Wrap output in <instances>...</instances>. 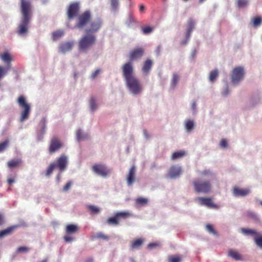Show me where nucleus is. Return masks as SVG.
<instances>
[{
	"label": "nucleus",
	"instance_id": "49530a36",
	"mask_svg": "<svg viewBox=\"0 0 262 262\" xmlns=\"http://www.w3.org/2000/svg\"><path fill=\"white\" fill-rule=\"evenodd\" d=\"M9 141L6 140L2 143H0V152L4 151L8 146Z\"/></svg>",
	"mask_w": 262,
	"mask_h": 262
},
{
	"label": "nucleus",
	"instance_id": "b1692460",
	"mask_svg": "<svg viewBox=\"0 0 262 262\" xmlns=\"http://www.w3.org/2000/svg\"><path fill=\"white\" fill-rule=\"evenodd\" d=\"M144 240L142 238H137L130 243L132 250L140 248L143 244Z\"/></svg>",
	"mask_w": 262,
	"mask_h": 262
},
{
	"label": "nucleus",
	"instance_id": "09e8293b",
	"mask_svg": "<svg viewBox=\"0 0 262 262\" xmlns=\"http://www.w3.org/2000/svg\"><path fill=\"white\" fill-rule=\"evenodd\" d=\"M255 242L258 247L262 248V236L255 238Z\"/></svg>",
	"mask_w": 262,
	"mask_h": 262
},
{
	"label": "nucleus",
	"instance_id": "de8ad7c7",
	"mask_svg": "<svg viewBox=\"0 0 262 262\" xmlns=\"http://www.w3.org/2000/svg\"><path fill=\"white\" fill-rule=\"evenodd\" d=\"M29 248L27 247H19L17 249V252L19 253L27 252L29 251Z\"/></svg>",
	"mask_w": 262,
	"mask_h": 262
},
{
	"label": "nucleus",
	"instance_id": "72a5a7b5",
	"mask_svg": "<svg viewBox=\"0 0 262 262\" xmlns=\"http://www.w3.org/2000/svg\"><path fill=\"white\" fill-rule=\"evenodd\" d=\"M235 4L239 8H245L249 5V0H236Z\"/></svg>",
	"mask_w": 262,
	"mask_h": 262
},
{
	"label": "nucleus",
	"instance_id": "f3484780",
	"mask_svg": "<svg viewBox=\"0 0 262 262\" xmlns=\"http://www.w3.org/2000/svg\"><path fill=\"white\" fill-rule=\"evenodd\" d=\"M144 50L142 48H138L132 51L130 54V61L141 58L144 54Z\"/></svg>",
	"mask_w": 262,
	"mask_h": 262
},
{
	"label": "nucleus",
	"instance_id": "c756f323",
	"mask_svg": "<svg viewBox=\"0 0 262 262\" xmlns=\"http://www.w3.org/2000/svg\"><path fill=\"white\" fill-rule=\"evenodd\" d=\"M64 34L62 30H57L52 33V37L53 40L56 41L61 38Z\"/></svg>",
	"mask_w": 262,
	"mask_h": 262
},
{
	"label": "nucleus",
	"instance_id": "aec40b11",
	"mask_svg": "<svg viewBox=\"0 0 262 262\" xmlns=\"http://www.w3.org/2000/svg\"><path fill=\"white\" fill-rule=\"evenodd\" d=\"M194 20L190 18L188 19L187 25L186 38L188 39L190 36L191 33L193 30L195 26Z\"/></svg>",
	"mask_w": 262,
	"mask_h": 262
},
{
	"label": "nucleus",
	"instance_id": "0e129e2a",
	"mask_svg": "<svg viewBox=\"0 0 262 262\" xmlns=\"http://www.w3.org/2000/svg\"><path fill=\"white\" fill-rule=\"evenodd\" d=\"M191 108L193 110H195V109H196V102H193L192 103Z\"/></svg>",
	"mask_w": 262,
	"mask_h": 262
},
{
	"label": "nucleus",
	"instance_id": "7ed1b4c3",
	"mask_svg": "<svg viewBox=\"0 0 262 262\" xmlns=\"http://www.w3.org/2000/svg\"><path fill=\"white\" fill-rule=\"evenodd\" d=\"M67 164V157L64 155H61L55 162L50 163L46 170V175L47 176H50L56 168H58L60 172H62L66 169Z\"/></svg>",
	"mask_w": 262,
	"mask_h": 262
},
{
	"label": "nucleus",
	"instance_id": "f8f14e48",
	"mask_svg": "<svg viewBox=\"0 0 262 262\" xmlns=\"http://www.w3.org/2000/svg\"><path fill=\"white\" fill-rule=\"evenodd\" d=\"M79 11V5L78 3L71 4L67 10V14L69 19H72L76 17Z\"/></svg>",
	"mask_w": 262,
	"mask_h": 262
},
{
	"label": "nucleus",
	"instance_id": "f257e3e1",
	"mask_svg": "<svg viewBox=\"0 0 262 262\" xmlns=\"http://www.w3.org/2000/svg\"><path fill=\"white\" fill-rule=\"evenodd\" d=\"M122 70L126 85L130 91L135 95L140 94L143 90L142 85L134 75L132 62L124 63L122 67Z\"/></svg>",
	"mask_w": 262,
	"mask_h": 262
},
{
	"label": "nucleus",
	"instance_id": "338daca9",
	"mask_svg": "<svg viewBox=\"0 0 262 262\" xmlns=\"http://www.w3.org/2000/svg\"><path fill=\"white\" fill-rule=\"evenodd\" d=\"M144 135H145V136H146V137L147 138H149V136L147 135V132H146V130H145V131L144 132Z\"/></svg>",
	"mask_w": 262,
	"mask_h": 262
},
{
	"label": "nucleus",
	"instance_id": "79ce46f5",
	"mask_svg": "<svg viewBox=\"0 0 262 262\" xmlns=\"http://www.w3.org/2000/svg\"><path fill=\"white\" fill-rule=\"evenodd\" d=\"M90 106L92 111H94L97 108V104L93 97H92L90 100Z\"/></svg>",
	"mask_w": 262,
	"mask_h": 262
},
{
	"label": "nucleus",
	"instance_id": "3c124183",
	"mask_svg": "<svg viewBox=\"0 0 262 262\" xmlns=\"http://www.w3.org/2000/svg\"><path fill=\"white\" fill-rule=\"evenodd\" d=\"M199 173L204 176H208L212 174L210 170H205L202 171H200Z\"/></svg>",
	"mask_w": 262,
	"mask_h": 262
},
{
	"label": "nucleus",
	"instance_id": "e433bc0d",
	"mask_svg": "<svg viewBox=\"0 0 262 262\" xmlns=\"http://www.w3.org/2000/svg\"><path fill=\"white\" fill-rule=\"evenodd\" d=\"M241 231L243 233L247 235H257L258 234L255 230L246 229V228H242Z\"/></svg>",
	"mask_w": 262,
	"mask_h": 262
},
{
	"label": "nucleus",
	"instance_id": "4468645a",
	"mask_svg": "<svg viewBox=\"0 0 262 262\" xmlns=\"http://www.w3.org/2000/svg\"><path fill=\"white\" fill-rule=\"evenodd\" d=\"M136 171V167L135 166L133 165L130 168L126 178V182L128 186H131L135 182Z\"/></svg>",
	"mask_w": 262,
	"mask_h": 262
},
{
	"label": "nucleus",
	"instance_id": "ddd939ff",
	"mask_svg": "<svg viewBox=\"0 0 262 262\" xmlns=\"http://www.w3.org/2000/svg\"><path fill=\"white\" fill-rule=\"evenodd\" d=\"M200 204L201 205L206 206L209 208L218 209L219 206L214 204L211 198L200 197L198 198Z\"/></svg>",
	"mask_w": 262,
	"mask_h": 262
},
{
	"label": "nucleus",
	"instance_id": "a19ab883",
	"mask_svg": "<svg viewBox=\"0 0 262 262\" xmlns=\"http://www.w3.org/2000/svg\"><path fill=\"white\" fill-rule=\"evenodd\" d=\"M111 6L113 11H116L118 9L119 6V1L118 0H110Z\"/></svg>",
	"mask_w": 262,
	"mask_h": 262
},
{
	"label": "nucleus",
	"instance_id": "2eb2a0df",
	"mask_svg": "<svg viewBox=\"0 0 262 262\" xmlns=\"http://www.w3.org/2000/svg\"><path fill=\"white\" fill-rule=\"evenodd\" d=\"M250 190L248 188H242L235 186L233 188L232 193L235 196H245L249 194Z\"/></svg>",
	"mask_w": 262,
	"mask_h": 262
},
{
	"label": "nucleus",
	"instance_id": "f03ea898",
	"mask_svg": "<svg viewBox=\"0 0 262 262\" xmlns=\"http://www.w3.org/2000/svg\"><path fill=\"white\" fill-rule=\"evenodd\" d=\"M20 10L21 19L18 27L17 33L24 35L27 33L32 17V6L29 0H20Z\"/></svg>",
	"mask_w": 262,
	"mask_h": 262
},
{
	"label": "nucleus",
	"instance_id": "bf43d9fd",
	"mask_svg": "<svg viewBox=\"0 0 262 262\" xmlns=\"http://www.w3.org/2000/svg\"><path fill=\"white\" fill-rule=\"evenodd\" d=\"M64 241L67 242H71L73 240V238L69 235H66L63 237Z\"/></svg>",
	"mask_w": 262,
	"mask_h": 262
},
{
	"label": "nucleus",
	"instance_id": "6ab92c4d",
	"mask_svg": "<svg viewBox=\"0 0 262 262\" xmlns=\"http://www.w3.org/2000/svg\"><path fill=\"white\" fill-rule=\"evenodd\" d=\"M182 172L180 167L172 166L170 167L168 172V177L171 179L177 178L179 177Z\"/></svg>",
	"mask_w": 262,
	"mask_h": 262
},
{
	"label": "nucleus",
	"instance_id": "4c0bfd02",
	"mask_svg": "<svg viewBox=\"0 0 262 262\" xmlns=\"http://www.w3.org/2000/svg\"><path fill=\"white\" fill-rule=\"evenodd\" d=\"M194 126L193 121L190 120H188L186 121L185 128L188 132H190Z\"/></svg>",
	"mask_w": 262,
	"mask_h": 262
},
{
	"label": "nucleus",
	"instance_id": "473e14b6",
	"mask_svg": "<svg viewBox=\"0 0 262 262\" xmlns=\"http://www.w3.org/2000/svg\"><path fill=\"white\" fill-rule=\"evenodd\" d=\"M186 155V152L184 151L180 150L174 152L173 153L171 156V159L173 160L181 158Z\"/></svg>",
	"mask_w": 262,
	"mask_h": 262
},
{
	"label": "nucleus",
	"instance_id": "f704fd0d",
	"mask_svg": "<svg viewBox=\"0 0 262 262\" xmlns=\"http://www.w3.org/2000/svg\"><path fill=\"white\" fill-rule=\"evenodd\" d=\"M252 23L253 26L256 28L259 26L262 23V18L260 16L255 17L252 19Z\"/></svg>",
	"mask_w": 262,
	"mask_h": 262
},
{
	"label": "nucleus",
	"instance_id": "5fc2aeb1",
	"mask_svg": "<svg viewBox=\"0 0 262 262\" xmlns=\"http://www.w3.org/2000/svg\"><path fill=\"white\" fill-rule=\"evenodd\" d=\"M100 72V69L96 70L95 71H94L92 74V75L91 76V78L93 79L95 78L99 74Z\"/></svg>",
	"mask_w": 262,
	"mask_h": 262
},
{
	"label": "nucleus",
	"instance_id": "c9c22d12",
	"mask_svg": "<svg viewBox=\"0 0 262 262\" xmlns=\"http://www.w3.org/2000/svg\"><path fill=\"white\" fill-rule=\"evenodd\" d=\"M88 209L92 214H98L100 212V209L97 207L90 205L88 206Z\"/></svg>",
	"mask_w": 262,
	"mask_h": 262
},
{
	"label": "nucleus",
	"instance_id": "6e6552de",
	"mask_svg": "<svg viewBox=\"0 0 262 262\" xmlns=\"http://www.w3.org/2000/svg\"><path fill=\"white\" fill-rule=\"evenodd\" d=\"M63 146V142L57 137H53L50 141L48 151L50 154H53L58 151Z\"/></svg>",
	"mask_w": 262,
	"mask_h": 262
},
{
	"label": "nucleus",
	"instance_id": "603ef678",
	"mask_svg": "<svg viewBox=\"0 0 262 262\" xmlns=\"http://www.w3.org/2000/svg\"><path fill=\"white\" fill-rule=\"evenodd\" d=\"M220 146L223 148H226L228 146V143L226 140L223 139L220 142Z\"/></svg>",
	"mask_w": 262,
	"mask_h": 262
},
{
	"label": "nucleus",
	"instance_id": "58836bf2",
	"mask_svg": "<svg viewBox=\"0 0 262 262\" xmlns=\"http://www.w3.org/2000/svg\"><path fill=\"white\" fill-rule=\"evenodd\" d=\"M9 70V68H6L0 66V80L7 74Z\"/></svg>",
	"mask_w": 262,
	"mask_h": 262
},
{
	"label": "nucleus",
	"instance_id": "052dcab7",
	"mask_svg": "<svg viewBox=\"0 0 262 262\" xmlns=\"http://www.w3.org/2000/svg\"><path fill=\"white\" fill-rule=\"evenodd\" d=\"M139 9L140 12H144L145 9L144 6L143 4H141L139 6Z\"/></svg>",
	"mask_w": 262,
	"mask_h": 262
},
{
	"label": "nucleus",
	"instance_id": "412c9836",
	"mask_svg": "<svg viewBox=\"0 0 262 262\" xmlns=\"http://www.w3.org/2000/svg\"><path fill=\"white\" fill-rule=\"evenodd\" d=\"M18 227L19 225H13L10 226L4 230L0 231V239L5 236L11 234L12 232Z\"/></svg>",
	"mask_w": 262,
	"mask_h": 262
},
{
	"label": "nucleus",
	"instance_id": "6e6d98bb",
	"mask_svg": "<svg viewBox=\"0 0 262 262\" xmlns=\"http://www.w3.org/2000/svg\"><path fill=\"white\" fill-rule=\"evenodd\" d=\"M247 215L249 217H250L254 220H257V215L254 212H248Z\"/></svg>",
	"mask_w": 262,
	"mask_h": 262
},
{
	"label": "nucleus",
	"instance_id": "9b49d317",
	"mask_svg": "<svg viewBox=\"0 0 262 262\" xmlns=\"http://www.w3.org/2000/svg\"><path fill=\"white\" fill-rule=\"evenodd\" d=\"M92 170L94 172L102 177H107L110 173V170L103 164L94 165L92 166Z\"/></svg>",
	"mask_w": 262,
	"mask_h": 262
},
{
	"label": "nucleus",
	"instance_id": "20e7f679",
	"mask_svg": "<svg viewBox=\"0 0 262 262\" xmlns=\"http://www.w3.org/2000/svg\"><path fill=\"white\" fill-rule=\"evenodd\" d=\"M96 36L93 34H89L83 35L78 42L79 50L82 52L87 51L96 42Z\"/></svg>",
	"mask_w": 262,
	"mask_h": 262
},
{
	"label": "nucleus",
	"instance_id": "2f4dec72",
	"mask_svg": "<svg viewBox=\"0 0 262 262\" xmlns=\"http://www.w3.org/2000/svg\"><path fill=\"white\" fill-rule=\"evenodd\" d=\"M219 75V71L217 69H215L211 71L209 76V80L210 81L214 82Z\"/></svg>",
	"mask_w": 262,
	"mask_h": 262
},
{
	"label": "nucleus",
	"instance_id": "39448f33",
	"mask_svg": "<svg viewBox=\"0 0 262 262\" xmlns=\"http://www.w3.org/2000/svg\"><path fill=\"white\" fill-rule=\"evenodd\" d=\"M19 106L23 110L21 112L20 117V121L23 122L24 120L28 119L31 111L30 105L27 102L26 97L24 96L18 97L17 101Z\"/></svg>",
	"mask_w": 262,
	"mask_h": 262
},
{
	"label": "nucleus",
	"instance_id": "dca6fc26",
	"mask_svg": "<svg viewBox=\"0 0 262 262\" xmlns=\"http://www.w3.org/2000/svg\"><path fill=\"white\" fill-rule=\"evenodd\" d=\"M74 45V41H69L61 42L59 46V51L60 52L65 53L67 52L72 50Z\"/></svg>",
	"mask_w": 262,
	"mask_h": 262
},
{
	"label": "nucleus",
	"instance_id": "13d9d810",
	"mask_svg": "<svg viewBox=\"0 0 262 262\" xmlns=\"http://www.w3.org/2000/svg\"><path fill=\"white\" fill-rule=\"evenodd\" d=\"M158 246V244L155 243H150L148 245V248L150 249L156 248Z\"/></svg>",
	"mask_w": 262,
	"mask_h": 262
},
{
	"label": "nucleus",
	"instance_id": "ea45409f",
	"mask_svg": "<svg viewBox=\"0 0 262 262\" xmlns=\"http://www.w3.org/2000/svg\"><path fill=\"white\" fill-rule=\"evenodd\" d=\"M148 202V200L146 198L140 197L137 198L136 200V203L137 204L140 205H146Z\"/></svg>",
	"mask_w": 262,
	"mask_h": 262
},
{
	"label": "nucleus",
	"instance_id": "4d7b16f0",
	"mask_svg": "<svg viewBox=\"0 0 262 262\" xmlns=\"http://www.w3.org/2000/svg\"><path fill=\"white\" fill-rule=\"evenodd\" d=\"M5 223V216L3 213L0 212V226L3 225Z\"/></svg>",
	"mask_w": 262,
	"mask_h": 262
},
{
	"label": "nucleus",
	"instance_id": "4be33fe9",
	"mask_svg": "<svg viewBox=\"0 0 262 262\" xmlns=\"http://www.w3.org/2000/svg\"><path fill=\"white\" fill-rule=\"evenodd\" d=\"M79 230L78 227L74 224H69L66 226V232L68 235L76 233Z\"/></svg>",
	"mask_w": 262,
	"mask_h": 262
},
{
	"label": "nucleus",
	"instance_id": "1a4fd4ad",
	"mask_svg": "<svg viewBox=\"0 0 262 262\" xmlns=\"http://www.w3.org/2000/svg\"><path fill=\"white\" fill-rule=\"evenodd\" d=\"M244 68L241 67L235 68L232 71L231 81L234 84L238 83L244 77Z\"/></svg>",
	"mask_w": 262,
	"mask_h": 262
},
{
	"label": "nucleus",
	"instance_id": "680f3d73",
	"mask_svg": "<svg viewBox=\"0 0 262 262\" xmlns=\"http://www.w3.org/2000/svg\"><path fill=\"white\" fill-rule=\"evenodd\" d=\"M14 179H8L7 180L8 183L10 185L12 184L14 182Z\"/></svg>",
	"mask_w": 262,
	"mask_h": 262
},
{
	"label": "nucleus",
	"instance_id": "c85d7f7f",
	"mask_svg": "<svg viewBox=\"0 0 262 262\" xmlns=\"http://www.w3.org/2000/svg\"><path fill=\"white\" fill-rule=\"evenodd\" d=\"M179 80V76L177 73H174L172 75V78L171 80L170 88L174 89Z\"/></svg>",
	"mask_w": 262,
	"mask_h": 262
},
{
	"label": "nucleus",
	"instance_id": "423d86ee",
	"mask_svg": "<svg viewBox=\"0 0 262 262\" xmlns=\"http://www.w3.org/2000/svg\"><path fill=\"white\" fill-rule=\"evenodd\" d=\"M194 190L197 192L205 193L210 191L211 186L209 181H202L200 179L195 180L193 182Z\"/></svg>",
	"mask_w": 262,
	"mask_h": 262
},
{
	"label": "nucleus",
	"instance_id": "37998d69",
	"mask_svg": "<svg viewBox=\"0 0 262 262\" xmlns=\"http://www.w3.org/2000/svg\"><path fill=\"white\" fill-rule=\"evenodd\" d=\"M206 230L210 233L213 234L214 235H216L217 232L214 229V228L212 225L210 224H207L206 226Z\"/></svg>",
	"mask_w": 262,
	"mask_h": 262
},
{
	"label": "nucleus",
	"instance_id": "774afa93",
	"mask_svg": "<svg viewBox=\"0 0 262 262\" xmlns=\"http://www.w3.org/2000/svg\"><path fill=\"white\" fill-rule=\"evenodd\" d=\"M93 259L91 258V259H88L86 262H93Z\"/></svg>",
	"mask_w": 262,
	"mask_h": 262
},
{
	"label": "nucleus",
	"instance_id": "8fccbe9b",
	"mask_svg": "<svg viewBox=\"0 0 262 262\" xmlns=\"http://www.w3.org/2000/svg\"><path fill=\"white\" fill-rule=\"evenodd\" d=\"M181 258L179 256H171L169 258V262H180Z\"/></svg>",
	"mask_w": 262,
	"mask_h": 262
},
{
	"label": "nucleus",
	"instance_id": "a878e982",
	"mask_svg": "<svg viewBox=\"0 0 262 262\" xmlns=\"http://www.w3.org/2000/svg\"><path fill=\"white\" fill-rule=\"evenodd\" d=\"M228 256L231 257L235 260H242V255L237 251L233 249H230L229 250Z\"/></svg>",
	"mask_w": 262,
	"mask_h": 262
},
{
	"label": "nucleus",
	"instance_id": "bb28decb",
	"mask_svg": "<svg viewBox=\"0 0 262 262\" xmlns=\"http://www.w3.org/2000/svg\"><path fill=\"white\" fill-rule=\"evenodd\" d=\"M152 66V61L150 59H147L144 63L142 67V71L143 73L148 74Z\"/></svg>",
	"mask_w": 262,
	"mask_h": 262
},
{
	"label": "nucleus",
	"instance_id": "7c9ffc66",
	"mask_svg": "<svg viewBox=\"0 0 262 262\" xmlns=\"http://www.w3.org/2000/svg\"><path fill=\"white\" fill-rule=\"evenodd\" d=\"M106 223L110 225L116 226L119 224V221L115 214L114 216L108 218Z\"/></svg>",
	"mask_w": 262,
	"mask_h": 262
},
{
	"label": "nucleus",
	"instance_id": "a211bd4d",
	"mask_svg": "<svg viewBox=\"0 0 262 262\" xmlns=\"http://www.w3.org/2000/svg\"><path fill=\"white\" fill-rule=\"evenodd\" d=\"M0 58L7 65L6 68L10 69L11 66V61H12V57L11 54L7 51L4 52L0 54Z\"/></svg>",
	"mask_w": 262,
	"mask_h": 262
},
{
	"label": "nucleus",
	"instance_id": "e2e57ef3",
	"mask_svg": "<svg viewBox=\"0 0 262 262\" xmlns=\"http://www.w3.org/2000/svg\"><path fill=\"white\" fill-rule=\"evenodd\" d=\"M229 93V89L227 87L226 89L225 90V91L223 92V95L224 96H227Z\"/></svg>",
	"mask_w": 262,
	"mask_h": 262
},
{
	"label": "nucleus",
	"instance_id": "864d4df0",
	"mask_svg": "<svg viewBox=\"0 0 262 262\" xmlns=\"http://www.w3.org/2000/svg\"><path fill=\"white\" fill-rule=\"evenodd\" d=\"M72 185V182H68L66 185L63 187V191H68Z\"/></svg>",
	"mask_w": 262,
	"mask_h": 262
},
{
	"label": "nucleus",
	"instance_id": "393cba45",
	"mask_svg": "<svg viewBox=\"0 0 262 262\" xmlns=\"http://www.w3.org/2000/svg\"><path fill=\"white\" fill-rule=\"evenodd\" d=\"M76 137L77 141L79 142L88 139L89 135L86 133H82L80 129H78L76 131Z\"/></svg>",
	"mask_w": 262,
	"mask_h": 262
},
{
	"label": "nucleus",
	"instance_id": "c03bdc74",
	"mask_svg": "<svg viewBox=\"0 0 262 262\" xmlns=\"http://www.w3.org/2000/svg\"><path fill=\"white\" fill-rule=\"evenodd\" d=\"M96 237L98 238H101L105 241H107L109 239L108 235L104 234L102 232L97 233L96 235Z\"/></svg>",
	"mask_w": 262,
	"mask_h": 262
},
{
	"label": "nucleus",
	"instance_id": "a18cd8bd",
	"mask_svg": "<svg viewBox=\"0 0 262 262\" xmlns=\"http://www.w3.org/2000/svg\"><path fill=\"white\" fill-rule=\"evenodd\" d=\"M154 28L151 27H145L142 28V30L143 31V33L144 34H148L150 33H151L153 31Z\"/></svg>",
	"mask_w": 262,
	"mask_h": 262
},
{
	"label": "nucleus",
	"instance_id": "0eeeda50",
	"mask_svg": "<svg viewBox=\"0 0 262 262\" xmlns=\"http://www.w3.org/2000/svg\"><path fill=\"white\" fill-rule=\"evenodd\" d=\"M91 18V12L89 10L84 11L78 16L75 27L80 29H83L90 22Z\"/></svg>",
	"mask_w": 262,
	"mask_h": 262
},
{
	"label": "nucleus",
	"instance_id": "cd10ccee",
	"mask_svg": "<svg viewBox=\"0 0 262 262\" xmlns=\"http://www.w3.org/2000/svg\"><path fill=\"white\" fill-rule=\"evenodd\" d=\"M119 221L121 219H126L132 216V213L128 211H120L115 213Z\"/></svg>",
	"mask_w": 262,
	"mask_h": 262
},
{
	"label": "nucleus",
	"instance_id": "5701e85b",
	"mask_svg": "<svg viewBox=\"0 0 262 262\" xmlns=\"http://www.w3.org/2000/svg\"><path fill=\"white\" fill-rule=\"evenodd\" d=\"M22 161L20 159H12L8 162L7 166L9 168L12 169L19 167Z\"/></svg>",
	"mask_w": 262,
	"mask_h": 262
},
{
	"label": "nucleus",
	"instance_id": "69168bd1",
	"mask_svg": "<svg viewBox=\"0 0 262 262\" xmlns=\"http://www.w3.org/2000/svg\"><path fill=\"white\" fill-rule=\"evenodd\" d=\"M56 181L57 182V183H59L60 181V173H59L56 178Z\"/></svg>",
	"mask_w": 262,
	"mask_h": 262
},
{
	"label": "nucleus",
	"instance_id": "9d476101",
	"mask_svg": "<svg viewBox=\"0 0 262 262\" xmlns=\"http://www.w3.org/2000/svg\"><path fill=\"white\" fill-rule=\"evenodd\" d=\"M102 25V19L100 18H97L90 23V28L85 30V32L89 34L97 32L100 29Z\"/></svg>",
	"mask_w": 262,
	"mask_h": 262
}]
</instances>
